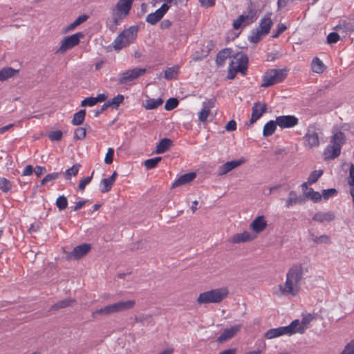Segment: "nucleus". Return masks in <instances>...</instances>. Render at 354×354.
<instances>
[{"instance_id": "7c9ffc66", "label": "nucleus", "mask_w": 354, "mask_h": 354, "mask_svg": "<svg viewBox=\"0 0 354 354\" xmlns=\"http://www.w3.org/2000/svg\"><path fill=\"white\" fill-rule=\"evenodd\" d=\"M86 110L81 109L73 115V118L71 120V123L73 125L79 126L82 124L85 119Z\"/></svg>"}, {"instance_id": "6e6d98bb", "label": "nucleus", "mask_w": 354, "mask_h": 354, "mask_svg": "<svg viewBox=\"0 0 354 354\" xmlns=\"http://www.w3.org/2000/svg\"><path fill=\"white\" fill-rule=\"evenodd\" d=\"M340 354H354V339L345 346Z\"/></svg>"}, {"instance_id": "ea45409f", "label": "nucleus", "mask_w": 354, "mask_h": 354, "mask_svg": "<svg viewBox=\"0 0 354 354\" xmlns=\"http://www.w3.org/2000/svg\"><path fill=\"white\" fill-rule=\"evenodd\" d=\"M283 335L281 327L272 328L266 331L265 337L267 339H272Z\"/></svg>"}, {"instance_id": "aec40b11", "label": "nucleus", "mask_w": 354, "mask_h": 354, "mask_svg": "<svg viewBox=\"0 0 354 354\" xmlns=\"http://www.w3.org/2000/svg\"><path fill=\"white\" fill-rule=\"evenodd\" d=\"M234 50L231 48H225L220 50L216 57V62L218 66H223L227 58L232 59Z\"/></svg>"}, {"instance_id": "338daca9", "label": "nucleus", "mask_w": 354, "mask_h": 354, "mask_svg": "<svg viewBox=\"0 0 354 354\" xmlns=\"http://www.w3.org/2000/svg\"><path fill=\"white\" fill-rule=\"evenodd\" d=\"M237 75L236 69H232V68H228L227 75L224 77V80H233Z\"/></svg>"}, {"instance_id": "39448f33", "label": "nucleus", "mask_w": 354, "mask_h": 354, "mask_svg": "<svg viewBox=\"0 0 354 354\" xmlns=\"http://www.w3.org/2000/svg\"><path fill=\"white\" fill-rule=\"evenodd\" d=\"M330 142L331 145L327 146L324 154L326 158L335 159L339 156L342 146L346 142L344 133L341 131H337L331 136Z\"/></svg>"}, {"instance_id": "f03ea898", "label": "nucleus", "mask_w": 354, "mask_h": 354, "mask_svg": "<svg viewBox=\"0 0 354 354\" xmlns=\"http://www.w3.org/2000/svg\"><path fill=\"white\" fill-rule=\"evenodd\" d=\"M134 0H118L111 10V24L109 30L114 32L129 15Z\"/></svg>"}, {"instance_id": "5701e85b", "label": "nucleus", "mask_w": 354, "mask_h": 354, "mask_svg": "<svg viewBox=\"0 0 354 354\" xmlns=\"http://www.w3.org/2000/svg\"><path fill=\"white\" fill-rule=\"evenodd\" d=\"M335 216L333 212H319L314 214L313 216V220L318 223H324V221H332L335 219Z\"/></svg>"}, {"instance_id": "9d476101", "label": "nucleus", "mask_w": 354, "mask_h": 354, "mask_svg": "<svg viewBox=\"0 0 354 354\" xmlns=\"http://www.w3.org/2000/svg\"><path fill=\"white\" fill-rule=\"evenodd\" d=\"M319 129L315 125H310L308 127L307 133L304 137L306 145L310 148L317 147L319 145Z\"/></svg>"}, {"instance_id": "e2e57ef3", "label": "nucleus", "mask_w": 354, "mask_h": 354, "mask_svg": "<svg viewBox=\"0 0 354 354\" xmlns=\"http://www.w3.org/2000/svg\"><path fill=\"white\" fill-rule=\"evenodd\" d=\"M93 173L94 172L93 171L91 176L86 177L80 181L79 186H78L79 189H80V190L84 189L86 185H88L91 182Z\"/></svg>"}, {"instance_id": "2f4dec72", "label": "nucleus", "mask_w": 354, "mask_h": 354, "mask_svg": "<svg viewBox=\"0 0 354 354\" xmlns=\"http://www.w3.org/2000/svg\"><path fill=\"white\" fill-rule=\"evenodd\" d=\"M124 100V97L123 95L118 94L116 96H115L113 98L110 99L106 102V104H107L108 107H113L115 109H118L119 106L123 103Z\"/></svg>"}, {"instance_id": "864d4df0", "label": "nucleus", "mask_w": 354, "mask_h": 354, "mask_svg": "<svg viewBox=\"0 0 354 354\" xmlns=\"http://www.w3.org/2000/svg\"><path fill=\"white\" fill-rule=\"evenodd\" d=\"M246 12V15L248 17L251 21H253V19L255 16L256 12L254 6L253 5V3L251 1H250L248 6L247 7Z\"/></svg>"}, {"instance_id": "69168bd1", "label": "nucleus", "mask_w": 354, "mask_h": 354, "mask_svg": "<svg viewBox=\"0 0 354 354\" xmlns=\"http://www.w3.org/2000/svg\"><path fill=\"white\" fill-rule=\"evenodd\" d=\"M152 316L151 315H141L135 317V321L137 323H144L146 321L151 320Z\"/></svg>"}, {"instance_id": "c03bdc74", "label": "nucleus", "mask_w": 354, "mask_h": 354, "mask_svg": "<svg viewBox=\"0 0 354 354\" xmlns=\"http://www.w3.org/2000/svg\"><path fill=\"white\" fill-rule=\"evenodd\" d=\"M80 165L76 164L68 169L65 172L66 179H70L71 176H75L79 171Z\"/></svg>"}, {"instance_id": "13d9d810", "label": "nucleus", "mask_w": 354, "mask_h": 354, "mask_svg": "<svg viewBox=\"0 0 354 354\" xmlns=\"http://www.w3.org/2000/svg\"><path fill=\"white\" fill-rule=\"evenodd\" d=\"M114 149L113 148H109L104 158V162L106 164H111L113 161Z\"/></svg>"}, {"instance_id": "09e8293b", "label": "nucleus", "mask_w": 354, "mask_h": 354, "mask_svg": "<svg viewBox=\"0 0 354 354\" xmlns=\"http://www.w3.org/2000/svg\"><path fill=\"white\" fill-rule=\"evenodd\" d=\"M339 39V35L337 32H332L329 33L326 37V41L328 44L337 43Z\"/></svg>"}, {"instance_id": "6ab92c4d", "label": "nucleus", "mask_w": 354, "mask_h": 354, "mask_svg": "<svg viewBox=\"0 0 354 354\" xmlns=\"http://www.w3.org/2000/svg\"><path fill=\"white\" fill-rule=\"evenodd\" d=\"M267 227V222L264 216H259L250 223V227L256 233L263 232Z\"/></svg>"}, {"instance_id": "774afa93", "label": "nucleus", "mask_w": 354, "mask_h": 354, "mask_svg": "<svg viewBox=\"0 0 354 354\" xmlns=\"http://www.w3.org/2000/svg\"><path fill=\"white\" fill-rule=\"evenodd\" d=\"M225 128L227 131H235L236 129V122L234 120H231L226 124Z\"/></svg>"}, {"instance_id": "f257e3e1", "label": "nucleus", "mask_w": 354, "mask_h": 354, "mask_svg": "<svg viewBox=\"0 0 354 354\" xmlns=\"http://www.w3.org/2000/svg\"><path fill=\"white\" fill-rule=\"evenodd\" d=\"M304 269L301 263L294 264L286 274V280L284 283L279 286L282 295L292 297L296 296L300 290L301 281L303 279Z\"/></svg>"}, {"instance_id": "052dcab7", "label": "nucleus", "mask_w": 354, "mask_h": 354, "mask_svg": "<svg viewBox=\"0 0 354 354\" xmlns=\"http://www.w3.org/2000/svg\"><path fill=\"white\" fill-rule=\"evenodd\" d=\"M209 113H210V111L205 109V107H203V109H201V111H200L199 115H198L199 120L203 122H205L207 120V118Z\"/></svg>"}, {"instance_id": "79ce46f5", "label": "nucleus", "mask_w": 354, "mask_h": 354, "mask_svg": "<svg viewBox=\"0 0 354 354\" xmlns=\"http://www.w3.org/2000/svg\"><path fill=\"white\" fill-rule=\"evenodd\" d=\"M12 185L10 180L3 177H0V189L6 193L12 189Z\"/></svg>"}, {"instance_id": "dca6fc26", "label": "nucleus", "mask_w": 354, "mask_h": 354, "mask_svg": "<svg viewBox=\"0 0 354 354\" xmlns=\"http://www.w3.org/2000/svg\"><path fill=\"white\" fill-rule=\"evenodd\" d=\"M245 160L244 158H241L239 160H234L232 161L226 162L225 164L222 165L218 167V174L219 176H223L230 172L232 169L236 167L240 166L243 163H244Z\"/></svg>"}, {"instance_id": "473e14b6", "label": "nucleus", "mask_w": 354, "mask_h": 354, "mask_svg": "<svg viewBox=\"0 0 354 354\" xmlns=\"http://www.w3.org/2000/svg\"><path fill=\"white\" fill-rule=\"evenodd\" d=\"M163 103V100L161 98L153 99L151 98L147 100L145 104V108L147 110H152L157 109Z\"/></svg>"}, {"instance_id": "5fc2aeb1", "label": "nucleus", "mask_w": 354, "mask_h": 354, "mask_svg": "<svg viewBox=\"0 0 354 354\" xmlns=\"http://www.w3.org/2000/svg\"><path fill=\"white\" fill-rule=\"evenodd\" d=\"M296 192L295 191H290L288 194V198L286 200V207H290V206L295 205L296 201Z\"/></svg>"}, {"instance_id": "c756f323", "label": "nucleus", "mask_w": 354, "mask_h": 354, "mask_svg": "<svg viewBox=\"0 0 354 354\" xmlns=\"http://www.w3.org/2000/svg\"><path fill=\"white\" fill-rule=\"evenodd\" d=\"M215 44L212 40L207 41L206 44H205L204 48H205V53H203L202 55H199L198 52H196L194 57H193L194 60H199L202 59L203 57H207L210 51L214 48Z\"/></svg>"}, {"instance_id": "cd10ccee", "label": "nucleus", "mask_w": 354, "mask_h": 354, "mask_svg": "<svg viewBox=\"0 0 354 354\" xmlns=\"http://www.w3.org/2000/svg\"><path fill=\"white\" fill-rule=\"evenodd\" d=\"M19 71V69H14L13 68H3L0 70V81H4L15 76Z\"/></svg>"}, {"instance_id": "a211bd4d", "label": "nucleus", "mask_w": 354, "mask_h": 354, "mask_svg": "<svg viewBox=\"0 0 354 354\" xmlns=\"http://www.w3.org/2000/svg\"><path fill=\"white\" fill-rule=\"evenodd\" d=\"M196 176V174L195 172H189L185 174L180 176L178 179H176L171 186V189H174L179 186L186 185L190 182H192Z\"/></svg>"}, {"instance_id": "49530a36", "label": "nucleus", "mask_w": 354, "mask_h": 354, "mask_svg": "<svg viewBox=\"0 0 354 354\" xmlns=\"http://www.w3.org/2000/svg\"><path fill=\"white\" fill-rule=\"evenodd\" d=\"M178 100L177 98L171 97L168 99L165 104V109L167 111H171L177 107L178 105Z\"/></svg>"}, {"instance_id": "4468645a", "label": "nucleus", "mask_w": 354, "mask_h": 354, "mask_svg": "<svg viewBox=\"0 0 354 354\" xmlns=\"http://www.w3.org/2000/svg\"><path fill=\"white\" fill-rule=\"evenodd\" d=\"M278 126L281 129L292 128L296 126L299 120L295 115H281L277 117Z\"/></svg>"}, {"instance_id": "8fccbe9b", "label": "nucleus", "mask_w": 354, "mask_h": 354, "mask_svg": "<svg viewBox=\"0 0 354 354\" xmlns=\"http://www.w3.org/2000/svg\"><path fill=\"white\" fill-rule=\"evenodd\" d=\"M48 137L51 141H59L62 138V132L60 130L51 131Z\"/></svg>"}, {"instance_id": "1a4fd4ad", "label": "nucleus", "mask_w": 354, "mask_h": 354, "mask_svg": "<svg viewBox=\"0 0 354 354\" xmlns=\"http://www.w3.org/2000/svg\"><path fill=\"white\" fill-rule=\"evenodd\" d=\"M84 35L82 32H77L70 36L64 37L60 44L59 48L56 50V53L62 54L74 46L78 45L80 42V39L83 38Z\"/></svg>"}, {"instance_id": "603ef678", "label": "nucleus", "mask_w": 354, "mask_h": 354, "mask_svg": "<svg viewBox=\"0 0 354 354\" xmlns=\"http://www.w3.org/2000/svg\"><path fill=\"white\" fill-rule=\"evenodd\" d=\"M86 136V129L82 127H78L75 130L74 132V139L75 140H82L84 139Z\"/></svg>"}, {"instance_id": "b1692460", "label": "nucleus", "mask_w": 354, "mask_h": 354, "mask_svg": "<svg viewBox=\"0 0 354 354\" xmlns=\"http://www.w3.org/2000/svg\"><path fill=\"white\" fill-rule=\"evenodd\" d=\"M88 15L85 14L79 16L73 23L63 28L62 32L63 34H66L68 32L73 30L78 26L85 22L88 19Z\"/></svg>"}, {"instance_id": "72a5a7b5", "label": "nucleus", "mask_w": 354, "mask_h": 354, "mask_svg": "<svg viewBox=\"0 0 354 354\" xmlns=\"http://www.w3.org/2000/svg\"><path fill=\"white\" fill-rule=\"evenodd\" d=\"M310 239L315 244L330 243V238L326 234H323L319 236H317L313 233H310Z\"/></svg>"}, {"instance_id": "9b49d317", "label": "nucleus", "mask_w": 354, "mask_h": 354, "mask_svg": "<svg viewBox=\"0 0 354 354\" xmlns=\"http://www.w3.org/2000/svg\"><path fill=\"white\" fill-rule=\"evenodd\" d=\"M169 8L170 6L167 3H162L154 12L150 13L147 16L146 21L151 25H156L163 18Z\"/></svg>"}, {"instance_id": "6e6552de", "label": "nucleus", "mask_w": 354, "mask_h": 354, "mask_svg": "<svg viewBox=\"0 0 354 354\" xmlns=\"http://www.w3.org/2000/svg\"><path fill=\"white\" fill-rule=\"evenodd\" d=\"M146 72V68H133L118 75L116 81L120 85H132V82Z\"/></svg>"}, {"instance_id": "20e7f679", "label": "nucleus", "mask_w": 354, "mask_h": 354, "mask_svg": "<svg viewBox=\"0 0 354 354\" xmlns=\"http://www.w3.org/2000/svg\"><path fill=\"white\" fill-rule=\"evenodd\" d=\"M139 28L138 26H131L122 31L113 41V48L118 50L133 44L138 37Z\"/></svg>"}, {"instance_id": "3c124183", "label": "nucleus", "mask_w": 354, "mask_h": 354, "mask_svg": "<svg viewBox=\"0 0 354 354\" xmlns=\"http://www.w3.org/2000/svg\"><path fill=\"white\" fill-rule=\"evenodd\" d=\"M337 194V191L336 190V189L330 188V189H324L322 191V194H321V195H322V197H323V198L324 200H328L329 198L333 196L334 195H335Z\"/></svg>"}, {"instance_id": "37998d69", "label": "nucleus", "mask_w": 354, "mask_h": 354, "mask_svg": "<svg viewBox=\"0 0 354 354\" xmlns=\"http://www.w3.org/2000/svg\"><path fill=\"white\" fill-rule=\"evenodd\" d=\"M262 35H263V32H261V30L257 28L252 31V34L249 36L248 39L250 42L257 44L261 40Z\"/></svg>"}, {"instance_id": "4d7b16f0", "label": "nucleus", "mask_w": 354, "mask_h": 354, "mask_svg": "<svg viewBox=\"0 0 354 354\" xmlns=\"http://www.w3.org/2000/svg\"><path fill=\"white\" fill-rule=\"evenodd\" d=\"M287 29V26L283 24H279L277 25V29L273 32L272 37L277 38L281 34H282Z\"/></svg>"}, {"instance_id": "2eb2a0df", "label": "nucleus", "mask_w": 354, "mask_h": 354, "mask_svg": "<svg viewBox=\"0 0 354 354\" xmlns=\"http://www.w3.org/2000/svg\"><path fill=\"white\" fill-rule=\"evenodd\" d=\"M241 325H234L230 328H225L223 332L217 337L216 342L218 343H223L232 337L241 330Z\"/></svg>"}, {"instance_id": "412c9836", "label": "nucleus", "mask_w": 354, "mask_h": 354, "mask_svg": "<svg viewBox=\"0 0 354 354\" xmlns=\"http://www.w3.org/2000/svg\"><path fill=\"white\" fill-rule=\"evenodd\" d=\"M254 238L249 232L245 231L242 233H238L232 236L229 241L232 243H241L253 240Z\"/></svg>"}, {"instance_id": "e433bc0d", "label": "nucleus", "mask_w": 354, "mask_h": 354, "mask_svg": "<svg viewBox=\"0 0 354 354\" xmlns=\"http://www.w3.org/2000/svg\"><path fill=\"white\" fill-rule=\"evenodd\" d=\"M292 329L293 330L294 334L300 333L303 334L306 330L307 327H303L300 324V322L299 319H295L290 324Z\"/></svg>"}, {"instance_id": "bf43d9fd", "label": "nucleus", "mask_w": 354, "mask_h": 354, "mask_svg": "<svg viewBox=\"0 0 354 354\" xmlns=\"http://www.w3.org/2000/svg\"><path fill=\"white\" fill-rule=\"evenodd\" d=\"M97 103L95 101V97H86L85 99H84L82 101L81 106H93L95 105Z\"/></svg>"}, {"instance_id": "7ed1b4c3", "label": "nucleus", "mask_w": 354, "mask_h": 354, "mask_svg": "<svg viewBox=\"0 0 354 354\" xmlns=\"http://www.w3.org/2000/svg\"><path fill=\"white\" fill-rule=\"evenodd\" d=\"M228 294L227 287L212 289L199 294L196 301L199 304H218L225 299Z\"/></svg>"}, {"instance_id": "0e129e2a", "label": "nucleus", "mask_w": 354, "mask_h": 354, "mask_svg": "<svg viewBox=\"0 0 354 354\" xmlns=\"http://www.w3.org/2000/svg\"><path fill=\"white\" fill-rule=\"evenodd\" d=\"M225 71L223 70V71H220V70H218V68H216L215 71H214L212 75L214 77V78L218 81V80H224V77H225Z\"/></svg>"}, {"instance_id": "a19ab883", "label": "nucleus", "mask_w": 354, "mask_h": 354, "mask_svg": "<svg viewBox=\"0 0 354 354\" xmlns=\"http://www.w3.org/2000/svg\"><path fill=\"white\" fill-rule=\"evenodd\" d=\"M55 205L59 211L64 210L68 206V200L66 196H59L55 202Z\"/></svg>"}, {"instance_id": "58836bf2", "label": "nucleus", "mask_w": 354, "mask_h": 354, "mask_svg": "<svg viewBox=\"0 0 354 354\" xmlns=\"http://www.w3.org/2000/svg\"><path fill=\"white\" fill-rule=\"evenodd\" d=\"M161 160L162 157L160 156L147 159L144 162V165L147 169H151L155 168Z\"/></svg>"}, {"instance_id": "a878e982", "label": "nucleus", "mask_w": 354, "mask_h": 354, "mask_svg": "<svg viewBox=\"0 0 354 354\" xmlns=\"http://www.w3.org/2000/svg\"><path fill=\"white\" fill-rule=\"evenodd\" d=\"M277 126H278V122L277 119L275 121L270 120L266 123L263 129V136L264 137L272 136L275 132Z\"/></svg>"}, {"instance_id": "0eeeda50", "label": "nucleus", "mask_w": 354, "mask_h": 354, "mask_svg": "<svg viewBox=\"0 0 354 354\" xmlns=\"http://www.w3.org/2000/svg\"><path fill=\"white\" fill-rule=\"evenodd\" d=\"M288 68H272L266 71L263 76L262 87H269L283 81L287 77Z\"/></svg>"}, {"instance_id": "4be33fe9", "label": "nucleus", "mask_w": 354, "mask_h": 354, "mask_svg": "<svg viewBox=\"0 0 354 354\" xmlns=\"http://www.w3.org/2000/svg\"><path fill=\"white\" fill-rule=\"evenodd\" d=\"M270 16L271 13L268 12L264 15L263 18L261 19L259 30H261V32H263V35H266L270 32V28L273 25Z\"/></svg>"}, {"instance_id": "bb28decb", "label": "nucleus", "mask_w": 354, "mask_h": 354, "mask_svg": "<svg viewBox=\"0 0 354 354\" xmlns=\"http://www.w3.org/2000/svg\"><path fill=\"white\" fill-rule=\"evenodd\" d=\"M75 302V300L73 299H71V298L64 299L63 300L57 301L54 305L51 306L50 310H58L59 309L65 308L68 306H71Z\"/></svg>"}, {"instance_id": "393cba45", "label": "nucleus", "mask_w": 354, "mask_h": 354, "mask_svg": "<svg viewBox=\"0 0 354 354\" xmlns=\"http://www.w3.org/2000/svg\"><path fill=\"white\" fill-rule=\"evenodd\" d=\"M172 145V140L169 138H162L156 145V153H163L167 151Z\"/></svg>"}, {"instance_id": "f3484780", "label": "nucleus", "mask_w": 354, "mask_h": 354, "mask_svg": "<svg viewBox=\"0 0 354 354\" xmlns=\"http://www.w3.org/2000/svg\"><path fill=\"white\" fill-rule=\"evenodd\" d=\"M248 57L242 52L234 51V55L229 64V66H248Z\"/></svg>"}, {"instance_id": "4c0bfd02", "label": "nucleus", "mask_w": 354, "mask_h": 354, "mask_svg": "<svg viewBox=\"0 0 354 354\" xmlns=\"http://www.w3.org/2000/svg\"><path fill=\"white\" fill-rule=\"evenodd\" d=\"M323 174V170L319 169V170H314L312 171L308 178V183L309 185H313L315 183L318 179L322 176Z\"/></svg>"}, {"instance_id": "f704fd0d", "label": "nucleus", "mask_w": 354, "mask_h": 354, "mask_svg": "<svg viewBox=\"0 0 354 354\" xmlns=\"http://www.w3.org/2000/svg\"><path fill=\"white\" fill-rule=\"evenodd\" d=\"M179 73V68H167L164 71V77L167 80L176 79Z\"/></svg>"}, {"instance_id": "de8ad7c7", "label": "nucleus", "mask_w": 354, "mask_h": 354, "mask_svg": "<svg viewBox=\"0 0 354 354\" xmlns=\"http://www.w3.org/2000/svg\"><path fill=\"white\" fill-rule=\"evenodd\" d=\"M60 173L54 172L47 174L41 181V185H44L48 182L56 180L59 176Z\"/></svg>"}, {"instance_id": "c9c22d12", "label": "nucleus", "mask_w": 354, "mask_h": 354, "mask_svg": "<svg viewBox=\"0 0 354 354\" xmlns=\"http://www.w3.org/2000/svg\"><path fill=\"white\" fill-rule=\"evenodd\" d=\"M313 201L314 203H318L322 200V195L318 192H315L313 188H310L307 192H305V196Z\"/></svg>"}, {"instance_id": "ddd939ff", "label": "nucleus", "mask_w": 354, "mask_h": 354, "mask_svg": "<svg viewBox=\"0 0 354 354\" xmlns=\"http://www.w3.org/2000/svg\"><path fill=\"white\" fill-rule=\"evenodd\" d=\"M91 249L89 243H82L75 247L73 251L68 254V258L73 259H80L85 256Z\"/></svg>"}, {"instance_id": "680f3d73", "label": "nucleus", "mask_w": 354, "mask_h": 354, "mask_svg": "<svg viewBox=\"0 0 354 354\" xmlns=\"http://www.w3.org/2000/svg\"><path fill=\"white\" fill-rule=\"evenodd\" d=\"M348 184L354 187V165L351 164L349 167V176L348 179Z\"/></svg>"}, {"instance_id": "423d86ee", "label": "nucleus", "mask_w": 354, "mask_h": 354, "mask_svg": "<svg viewBox=\"0 0 354 354\" xmlns=\"http://www.w3.org/2000/svg\"><path fill=\"white\" fill-rule=\"evenodd\" d=\"M136 305L135 300L121 301L111 305L106 306L100 309H97L92 313V317L96 315H109L112 313L132 309Z\"/></svg>"}, {"instance_id": "c85d7f7f", "label": "nucleus", "mask_w": 354, "mask_h": 354, "mask_svg": "<svg viewBox=\"0 0 354 354\" xmlns=\"http://www.w3.org/2000/svg\"><path fill=\"white\" fill-rule=\"evenodd\" d=\"M335 30L341 31L342 32H353L354 31V24L351 22H347L346 21H342L339 24L335 27Z\"/></svg>"}, {"instance_id": "a18cd8bd", "label": "nucleus", "mask_w": 354, "mask_h": 354, "mask_svg": "<svg viewBox=\"0 0 354 354\" xmlns=\"http://www.w3.org/2000/svg\"><path fill=\"white\" fill-rule=\"evenodd\" d=\"M113 184L114 183L110 180L108 178L102 179L101 185H102V187L100 189V192L102 193H106L109 192L111 189Z\"/></svg>"}, {"instance_id": "f8f14e48", "label": "nucleus", "mask_w": 354, "mask_h": 354, "mask_svg": "<svg viewBox=\"0 0 354 354\" xmlns=\"http://www.w3.org/2000/svg\"><path fill=\"white\" fill-rule=\"evenodd\" d=\"M267 111V104L265 102H254L252 107V115L251 118L249 121V123H247L246 125L249 127L250 125L254 124L257 120H259L264 113Z\"/></svg>"}]
</instances>
